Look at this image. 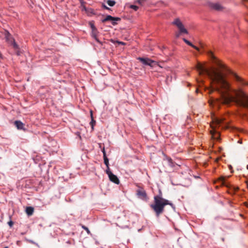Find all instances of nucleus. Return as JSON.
<instances>
[{
  "mask_svg": "<svg viewBox=\"0 0 248 248\" xmlns=\"http://www.w3.org/2000/svg\"><path fill=\"white\" fill-rule=\"evenodd\" d=\"M200 75L206 74L210 79L212 82L216 85L214 90L217 91L220 94L221 103L229 105L234 102L237 105L248 109V95L241 91L232 90L235 94V96L231 95L229 92L232 91L229 82L224 78L223 75L217 69L205 68L200 63L196 66Z\"/></svg>",
  "mask_w": 248,
  "mask_h": 248,
  "instance_id": "obj_1",
  "label": "nucleus"
},
{
  "mask_svg": "<svg viewBox=\"0 0 248 248\" xmlns=\"http://www.w3.org/2000/svg\"><path fill=\"white\" fill-rule=\"evenodd\" d=\"M166 205H170L172 206V203L163 199L161 195H157L154 197V203L151 205V207L155 212L156 216L158 217L163 211L164 207Z\"/></svg>",
  "mask_w": 248,
  "mask_h": 248,
  "instance_id": "obj_2",
  "label": "nucleus"
},
{
  "mask_svg": "<svg viewBox=\"0 0 248 248\" xmlns=\"http://www.w3.org/2000/svg\"><path fill=\"white\" fill-rule=\"evenodd\" d=\"M208 55L211 57V58L215 60V62L221 68L226 70L227 72H229V73L232 74L236 80L237 81L243 83V80L242 79L236 75L235 74L233 73L225 64L222 63L219 60H217V59L214 56L213 52L211 51H209L208 52Z\"/></svg>",
  "mask_w": 248,
  "mask_h": 248,
  "instance_id": "obj_3",
  "label": "nucleus"
},
{
  "mask_svg": "<svg viewBox=\"0 0 248 248\" xmlns=\"http://www.w3.org/2000/svg\"><path fill=\"white\" fill-rule=\"evenodd\" d=\"M206 5L210 9L216 11H222L224 9L223 6L217 1H208Z\"/></svg>",
  "mask_w": 248,
  "mask_h": 248,
  "instance_id": "obj_4",
  "label": "nucleus"
},
{
  "mask_svg": "<svg viewBox=\"0 0 248 248\" xmlns=\"http://www.w3.org/2000/svg\"><path fill=\"white\" fill-rule=\"evenodd\" d=\"M172 24L176 25L178 28L180 33L187 34L188 31L185 28L184 25L180 20L179 19L176 18L172 22Z\"/></svg>",
  "mask_w": 248,
  "mask_h": 248,
  "instance_id": "obj_5",
  "label": "nucleus"
},
{
  "mask_svg": "<svg viewBox=\"0 0 248 248\" xmlns=\"http://www.w3.org/2000/svg\"><path fill=\"white\" fill-rule=\"evenodd\" d=\"M141 62L145 65H149L151 67L154 66V64H155L156 62L147 58H141L139 57L138 58Z\"/></svg>",
  "mask_w": 248,
  "mask_h": 248,
  "instance_id": "obj_6",
  "label": "nucleus"
},
{
  "mask_svg": "<svg viewBox=\"0 0 248 248\" xmlns=\"http://www.w3.org/2000/svg\"><path fill=\"white\" fill-rule=\"evenodd\" d=\"M121 20V18L119 17H113L110 15L107 16L106 18L103 19L102 21L104 23L108 21H111L112 24L113 25H116L117 23L115 21H119Z\"/></svg>",
  "mask_w": 248,
  "mask_h": 248,
  "instance_id": "obj_7",
  "label": "nucleus"
},
{
  "mask_svg": "<svg viewBox=\"0 0 248 248\" xmlns=\"http://www.w3.org/2000/svg\"><path fill=\"white\" fill-rule=\"evenodd\" d=\"M6 41L9 44L13 43V42L15 41L11 34L6 30H5L3 33Z\"/></svg>",
  "mask_w": 248,
  "mask_h": 248,
  "instance_id": "obj_8",
  "label": "nucleus"
},
{
  "mask_svg": "<svg viewBox=\"0 0 248 248\" xmlns=\"http://www.w3.org/2000/svg\"><path fill=\"white\" fill-rule=\"evenodd\" d=\"M137 194L138 196L142 199L147 200V196L145 191L143 188H139L137 190Z\"/></svg>",
  "mask_w": 248,
  "mask_h": 248,
  "instance_id": "obj_9",
  "label": "nucleus"
},
{
  "mask_svg": "<svg viewBox=\"0 0 248 248\" xmlns=\"http://www.w3.org/2000/svg\"><path fill=\"white\" fill-rule=\"evenodd\" d=\"M81 7L82 8V10H84L89 16H92L95 14L94 11L93 9L86 8L85 7L84 2H81Z\"/></svg>",
  "mask_w": 248,
  "mask_h": 248,
  "instance_id": "obj_10",
  "label": "nucleus"
},
{
  "mask_svg": "<svg viewBox=\"0 0 248 248\" xmlns=\"http://www.w3.org/2000/svg\"><path fill=\"white\" fill-rule=\"evenodd\" d=\"M108 177L110 181L111 182L116 184H119L120 181L116 175L113 174V173H110V175L108 176Z\"/></svg>",
  "mask_w": 248,
  "mask_h": 248,
  "instance_id": "obj_11",
  "label": "nucleus"
},
{
  "mask_svg": "<svg viewBox=\"0 0 248 248\" xmlns=\"http://www.w3.org/2000/svg\"><path fill=\"white\" fill-rule=\"evenodd\" d=\"M98 33L97 29L96 28L92 29V36L96 40V42L101 44L100 41L97 38Z\"/></svg>",
  "mask_w": 248,
  "mask_h": 248,
  "instance_id": "obj_12",
  "label": "nucleus"
},
{
  "mask_svg": "<svg viewBox=\"0 0 248 248\" xmlns=\"http://www.w3.org/2000/svg\"><path fill=\"white\" fill-rule=\"evenodd\" d=\"M224 118H218L214 117L212 119V121L216 125H220L224 122Z\"/></svg>",
  "mask_w": 248,
  "mask_h": 248,
  "instance_id": "obj_13",
  "label": "nucleus"
},
{
  "mask_svg": "<svg viewBox=\"0 0 248 248\" xmlns=\"http://www.w3.org/2000/svg\"><path fill=\"white\" fill-rule=\"evenodd\" d=\"M15 124L18 129H24V124L20 121H16Z\"/></svg>",
  "mask_w": 248,
  "mask_h": 248,
  "instance_id": "obj_14",
  "label": "nucleus"
},
{
  "mask_svg": "<svg viewBox=\"0 0 248 248\" xmlns=\"http://www.w3.org/2000/svg\"><path fill=\"white\" fill-rule=\"evenodd\" d=\"M34 212V208L32 207L29 206L26 209V213L28 216H31Z\"/></svg>",
  "mask_w": 248,
  "mask_h": 248,
  "instance_id": "obj_15",
  "label": "nucleus"
},
{
  "mask_svg": "<svg viewBox=\"0 0 248 248\" xmlns=\"http://www.w3.org/2000/svg\"><path fill=\"white\" fill-rule=\"evenodd\" d=\"M183 40L187 45L192 46L193 48H195L197 50L199 51V48L198 47L194 46V45H193L190 42H189L185 38H183Z\"/></svg>",
  "mask_w": 248,
  "mask_h": 248,
  "instance_id": "obj_16",
  "label": "nucleus"
},
{
  "mask_svg": "<svg viewBox=\"0 0 248 248\" xmlns=\"http://www.w3.org/2000/svg\"><path fill=\"white\" fill-rule=\"evenodd\" d=\"M11 45H12L14 48L15 50H18L19 49V46L16 43L15 41L13 42V43L10 44Z\"/></svg>",
  "mask_w": 248,
  "mask_h": 248,
  "instance_id": "obj_17",
  "label": "nucleus"
},
{
  "mask_svg": "<svg viewBox=\"0 0 248 248\" xmlns=\"http://www.w3.org/2000/svg\"><path fill=\"white\" fill-rule=\"evenodd\" d=\"M129 7L132 9H133L134 11H136L139 9V6L137 5H130L129 6Z\"/></svg>",
  "mask_w": 248,
  "mask_h": 248,
  "instance_id": "obj_18",
  "label": "nucleus"
},
{
  "mask_svg": "<svg viewBox=\"0 0 248 248\" xmlns=\"http://www.w3.org/2000/svg\"><path fill=\"white\" fill-rule=\"evenodd\" d=\"M95 121L93 119H92V120H91V122L90 123V125H91L92 129H93V126L95 124Z\"/></svg>",
  "mask_w": 248,
  "mask_h": 248,
  "instance_id": "obj_19",
  "label": "nucleus"
},
{
  "mask_svg": "<svg viewBox=\"0 0 248 248\" xmlns=\"http://www.w3.org/2000/svg\"><path fill=\"white\" fill-rule=\"evenodd\" d=\"M107 3L109 6H113L116 3L115 1H107Z\"/></svg>",
  "mask_w": 248,
  "mask_h": 248,
  "instance_id": "obj_20",
  "label": "nucleus"
},
{
  "mask_svg": "<svg viewBox=\"0 0 248 248\" xmlns=\"http://www.w3.org/2000/svg\"><path fill=\"white\" fill-rule=\"evenodd\" d=\"M81 227H82V228L84 230H85V231L87 232L88 234H90V233H91V232H90V230H89V229H88L87 227H86V226H84V225H82V226H81Z\"/></svg>",
  "mask_w": 248,
  "mask_h": 248,
  "instance_id": "obj_21",
  "label": "nucleus"
},
{
  "mask_svg": "<svg viewBox=\"0 0 248 248\" xmlns=\"http://www.w3.org/2000/svg\"><path fill=\"white\" fill-rule=\"evenodd\" d=\"M225 178L223 176H221L219 178L218 180L219 181H220L221 182H222V184L223 185H225Z\"/></svg>",
  "mask_w": 248,
  "mask_h": 248,
  "instance_id": "obj_22",
  "label": "nucleus"
},
{
  "mask_svg": "<svg viewBox=\"0 0 248 248\" xmlns=\"http://www.w3.org/2000/svg\"><path fill=\"white\" fill-rule=\"evenodd\" d=\"M104 163L106 165L107 167H108L109 166L108 159V158H104Z\"/></svg>",
  "mask_w": 248,
  "mask_h": 248,
  "instance_id": "obj_23",
  "label": "nucleus"
},
{
  "mask_svg": "<svg viewBox=\"0 0 248 248\" xmlns=\"http://www.w3.org/2000/svg\"><path fill=\"white\" fill-rule=\"evenodd\" d=\"M106 173L109 176L110 175V173H112V172L110 170L109 166H108V167H107V169L106 170Z\"/></svg>",
  "mask_w": 248,
  "mask_h": 248,
  "instance_id": "obj_24",
  "label": "nucleus"
},
{
  "mask_svg": "<svg viewBox=\"0 0 248 248\" xmlns=\"http://www.w3.org/2000/svg\"><path fill=\"white\" fill-rule=\"evenodd\" d=\"M89 25H90V27H91L92 29L96 28L95 27L94 25V23L93 21L90 22H89Z\"/></svg>",
  "mask_w": 248,
  "mask_h": 248,
  "instance_id": "obj_25",
  "label": "nucleus"
},
{
  "mask_svg": "<svg viewBox=\"0 0 248 248\" xmlns=\"http://www.w3.org/2000/svg\"><path fill=\"white\" fill-rule=\"evenodd\" d=\"M102 152H103V158H108V157H107V155H106V152H105V149L103 148V150H102Z\"/></svg>",
  "mask_w": 248,
  "mask_h": 248,
  "instance_id": "obj_26",
  "label": "nucleus"
},
{
  "mask_svg": "<svg viewBox=\"0 0 248 248\" xmlns=\"http://www.w3.org/2000/svg\"><path fill=\"white\" fill-rule=\"evenodd\" d=\"M102 7H103L104 8H105V9H107V10H110V9L108 7H107L106 5H105L104 3H102Z\"/></svg>",
  "mask_w": 248,
  "mask_h": 248,
  "instance_id": "obj_27",
  "label": "nucleus"
},
{
  "mask_svg": "<svg viewBox=\"0 0 248 248\" xmlns=\"http://www.w3.org/2000/svg\"><path fill=\"white\" fill-rule=\"evenodd\" d=\"M8 225L10 226V227H12L14 224V223L12 221H10L8 222Z\"/></svg>",
  "mask_w": 248,
  "mask_h": 248,
  "instance_id": "obj_28",
  "label": "nucleus"
},
{
  "mask_svg": "<svg viewBox=\"0 0 248 248\" xmlns=\"http://www.w3.org/2000/svg\"><path fill=\"white\" fill-rule=\"evenodd\" d=\"M143 1L139 0V1H138V3L140 5H143Z\"/></svg>",
  "mask_w": 248,
  "mask_h": 248,
  "instance_id": "obj_29",
  "label": "nucleus"
},
{
  "mask_svg": "<svg viewBox=\"0 0 248 248\" xmlns=\"http://www.w3.org/2000/svg\"><path fill=\"white\" fill-rule=\"evenodd\" d=\"M90 115H91V120H92V119H93V111L92 110H90Z\"/></svg>",
  "mask_w": 248,
  "mask_h": 248,
  "instance_id": "obj_30",
  "label": "nucleus"
},
{
  "mask_svg": "<svg viewBox=\"0 0 248 248\" xmlns=\"http://www.w3.org/2000/svg\"><path fill=\"white\" fill-rule=\"evenodd\" d=\"M15 51H16V53L17 55H20V51H19V49L15 50Z\"/></svg>",
  "mask_w": 248,
  "mask_h": 248,
  "instance_id": "obj_31",
  "label": "nucleus"
},
{
  "mask_svg": "<svg viewBox=\"0 0 248 248\" xmlns=\"http://www.w3.org/2000/svg\"><path fill=\"white\" fill-rule=\"evenodd\" d=\"M168 161H169V162H170V163H171V162H172V160H171V158H169V159H168Z\"/></svg>",
  "mask_w": 248,
  "mask_h": 248,
  "instance_id": "obj_32",
  "label": "nucleus"
},
{
  "mask_svg": "<svg viewBox=\"0 0 248 248\" xmlns=\"http://www.w3.org/2000/svg\"><path fill=\"white\" fill-rule=\"evenodd\" d=\"M118 43L119 44H122V45H124V43L122 42H118Z\"/></svg>",
  "mask_w": 248,
  "mask_h": 248,
  "instance_id": "obj_33",
  "label": "nucleus"
},
{
  "mask_svg": "<svg viewBox=\"0 0 248 248\" xmlns=\"http://www.w3.org/2000/svg\"><path fill=\"white\" fill-rule=\"evenodd\" d=\"M176 37H179V33H177V34H176Z\"/></svg>",
  "mask_w": 248,
  "mask_h": 248,
  "instance_id": "obj_34",
  "label": "nucleus"
},
{
  "mask_svg": "<svg viewBox=\"0 0 248 248\" xmlns=\"http://www.w3.org/2000/svg\"><path fill=\"white\" fill-rule=\"evenodd\" d=\"M0 58H2V55L0 52Z\"/></svg>",
  "mask_w": 248,
  "mask_h": 248,
  "instance_id": "obj_35",
  "label": "nucleus"
},
{
  "mask_svg": "<svg viewBox=\"0 0 248 248\" xmlns=\"http://www.w3.org/2000/svg\"><path fill=\"white\" fill-rule=\"evenodd\" d=\"M198 82H200V81L199 80H197ZM200 82H202V80H201Z\"/></svg>",
  "mask_w": 248,
  "mask_h": 248,
  "instance_id": "obj_36",
  "label": "nucleus"
},
{
  "mask_svg": "<svg viewBox=\"0 0 248 248\" xmlns=\"http://www.w3.org/2000/svg\"><path fill=\"white\" fill-rule=\"evenodd\" d=\"M4 248H8V247H4Z\"/></svg>",
  "mask_w": 248,
  "mask_h": 248,
  "instance_id": "obj_37",
  "label": "nucleus"
},
{
  "mask_svg": "<svg viewBox=\"0 0 248 248\" xmlns=\"http://www.w3.org/2000/svg\"><path fill=\"white\" fill-rule=\"evenodd\" d=\"M247 168L248 169V165L247 166Z\"/></svg>",
  "mask_w": 248,
  "mask_h": 248,
  "instance_id": "obj_38",
  "label": "nucleus"
}]
</instances>
